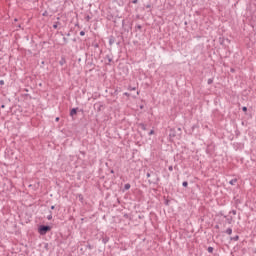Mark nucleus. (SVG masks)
<instances>
[{
	"mask_svg": "<svg viewBox=\"0 0 256 256\" xmlns=\"http://www.w3.org/2000/svg\"><path fill=\"white\" fill-rule=\"evenodd\" d=\"M53 28H54V29H57V24H54V25H53Z\"/></svg>",
	"mask_w": 256,
	"mask_h": 256,
	"instance_id": "nucleus-21",
	"label": "nucleus"
},
{
	"mask_svg": "<svg viewBox=\"0 0 256 256\" xmlns=\"http://www.w3.org/2000/svg\"><path fill=\"white\" fill-rule=\"evenodd\" d=\"M124 189H126V190L131 189V184H125Z\"/></svg>",
	"mask_w": 256,
	"mask_h": 256,
	"instance_id": "nucleus-7",
	"label": "nucleus"
},
{
	"mask_svg": "<svg viewBox=\"0 0 256 256\" xmlns=\"http://www.w3.org/2000/svg\"><path fill=\"white\" fill-rule=\"evenodd\" d=\"M47 219H48V221H51V219H53V215L52 214L48 215Z\"/></svg>",
	"mask_w": 256,
	"mask_h": 256,
	"instance_id": "nucleus-11",
	"label": "nucleus"
},
{
	"mask_svg": "<svg viewBox=\"0 0 256 256\" xmlns=\"http://www.w3.org/2000/svg\"><path fill=\"white\" fill-rule=\"evenodd\" d=\"M132 3H133L134 5H137V3H139V0H133Z\"/></svg>",
	"mask_w": 256,
	"mask_h": 256,
	"instance_id": "nucleus-14",
	"label": "nucleus"
},
{
	"mask_svg": "<svg viewBox=\"0 0 256 256\" xmlns=\"http://www.w3.org/2000/svg\"><path fill=\"white\" fill-rule=\"evenodd\" d=\"M73 115H77V108H73V109L70 111V117H73Z\"/></svg>",
	"mask_w": 256,
	"mask_h": 256,
	"instance_id": "nucleus-2",
	"label": "nucleus"
},
{
	"mask_svg": "<svg viewBox=\"0 0 256 256\" xmlns=\"http://www.w3.org/2000/svg\"><path fill=\"white\" fill-rule=\"evenodd\" d=\"M242 111H247V107H242Z\"/></svg>",
	"mask_w": 256,
	"mask_h": 256,
	"instance_id": "nucleus-19",
	"label": "nucleus"
},
{
	"mask_svg": "<svg viewBox=\"0 0 256 256\" xmlns=\"http://www.w3.org/2000/svg\"><path fill=\"white\" fill-rule=\"evenodd\" d=\"M56 121H59V117L56 118Z\"/></svg>",
	"mask_w": 256,
	"mask_h": 256,
	"instance_id": "nucleus-24",
	"label": "nucleus"
},
{
	"mask_svg": "<svg viewBox=\"0 0 256 256\" xmlns=\"http://www.w3.org/2000/svg\"><path fill=\"white\" fill-rule=\"evenodd\" d=\"M113 43H115V39L113 37H111L109 39V45H113Z\"/></svg>",
	"mask_w": 256,
	"mask_h": 256,
	"instance_id": "nucleus-5",
	"label": "nucleus"
},
{
	"mask_svg": "<svg viewBox=\"0 0 256 256\" xmlns=\"http://www.w3.org/2000/svg\"><path fill=\"white\" fill-rule=\"evenodd\" d=\"M80 35H81V37H84L85 31H81V32H80Z\"/></svg>",
	"mask_w": 256,
	"mask_h": 256,
	"instance_id": "nucleus-15",
	"label": "nucleus"
},
{
	"mask_svg": "<svg viewBox=\"0 0 256 256\" xmlns=\"http://www.w3.org/2000/svg\"><path fill=\"white\" fill-rule=\"evenodd\" d=\"M47 231H51V227H49V226H40L39 227L40 235H46Z\"/></svg>",
	"mask_w": 256,
	"mask_h": 256,
	"instance_id": "nucleus-1",
	"label": "nucleus"
},
{
	"mask_svg": "<svg viewBox=\"0 0 256 256\" xmlns=\"http://www.w3.org/2000/svg\"><path fill=\"white\" fill-rule=\"evenodd\" d=\"M124 95H125L126 97H129V93H127V92H125Z\"/></svg>",
	"mask_w": 256,
	"mask_h": 256,
	"instance_id": "nucleus-20",
	"label": "nucleus"
},
{
	"mask_svg": "<svg viewBox=\"0 0 256 256\" xmlns=\"http://www.w3.org/2000/svg\"><path fill=\"white\" fill-rule=\"evenodd\" d=\"M60 65H63V62H60Z\"/></svg>",
	"mask_w": 256,
	"mask_h": 256,
	"instance_id": "nucleus-27",
	"label": "nucleus"
},
{
	"mask_svg": "<svg viewBox=\"0 0 256 256\" xmlns=\"http://www.w3.org/2000/svg\"><path fill=\"white\" fill-rule=\"evenodd\" d=\"M0 85H5V81L0 80Z\"/></svg>",
	"mask_w": 256,
	"mask_h": 256,
	"instance_id": "nucleus-18",
	"label": "nucleus"
},
{
	"mask_svg": "<svg viewBox=\"0 0 256 256\" xmlns=\"http://www.w3.org/2000/svg\"><path fill=\"white\" fill-rule=\"evenodd\" d=\"M213 83V78L208 79V85H211Z\"/></svg>",
	"mask_w": 256,
	"mask_h": 256,
	"instance_id": "nucleus-10",
	"label": "nucleus"
},
{
	"mask_svg": "<svg viewBox=\"0 0 256 256\" xmlns=\"http://www.w3.org/2000/svg\"><path fill=\"white\" fill-rule=\"evenodd\" d=\"M147 177H151V174H150V173H148V174H147Z\"/></svg>",
	"mask_w": 256,
	"mask_h": 256,
	"instance_id": "nucleus-22",
	"label": "nucleus"
},
{
	"mask_svg": "<svg viewBox=\"0 0 256 256\" xmlns=\"http://www.w3.org/2000/svg\"><path fill=\"white\" fill-rule=\"evenodd\" d=\"M51 209H55V206H51Z\"/></svg>",
	"mask_w": 256,
	"mask_h": 256,
	"instance_id": "nucleus-23",
	"label": "nucleus"
},
{
	"mask_svg": "<svg viewBox=\"0 0 256 256\" xmlns=\"http://www.w3.org/2000/svg\"><path fill=\"white\" fill-rule=\"evenodd\" d=\"M182 185H183L184 187H187V185H189V183H188L187 181H184V182L182 183Z\"/></svg>",
	"mask_w": 256,
	"mask_h": 256,
	"instance_id": "nucleus-12",
	"label": "nucleus"
},
{
	"mask_svg": "<svg viewBox=\"0 0 256 256\" xmlns=\"http://www.w3.org/2000/svg\"><path fill=\"white\" fill-rule=\"evenodd\" d=\"M135 89H137V88H135V87H129L128 88L129 91H135Z\"/></svg>",
	"mask_w": 256,
	"mask_h": 256,
	"instance_id": "nucleus-13",
	"label": "nucleus"
},
{
	"mask_svg": "<svg viewBox=\"0 0 256 256\" xmlns=\"http://www.w3.org/2000/svg\"><path fill=\"white\" fill-rule=\"evenodd\" d=\"M5 108V105H2V109Z\"/></svg>",
	"mask_w": 256,
	"mask_h": 256,
	"instance_id": "nucleus-25",
	"label": "nucleus"
},
{
	"mask_svg": "<svg viewBox=\"0 0 256 256\" xmlns=\"http://www.w3.org/2000/svg\"><path fill=\"white\" fill-rule=\"evenodd\" d=\"M168 171H173V166H169Z\"/></svg>",
	"mask_w": 256,
	"mask_h": 256,
	"instance_id": "nucleus-17",
	"label": "nucleus"
},
{
	"mask_svg": "<svg viewBox=\"0 0 256 256\" xmlns=\"http://www.w3.org/2000/svg\"><path fill=\"white\" fill-rule=\"evenodd\" d=\"M111 173H115V171L111 170Z\"/></svg>",
	"mask_w": 256,
	"mask_h": 256,
	"instance_id": "nucleus-26",
	"label": "nucleus"
},
{
	"mask_svg": "<svg viewBox=\"0 0 256 256\" xmlns=\"http://www.w3.org/2000/svg\"><path fill=\"white\" fill-rule=\"evenodd\" d=\"M232 241H239V236H234L233 238H231Z\"/></svg>",
	"mask_w": 256,
	"mask_h": 256,
	"instance_id": "nucleus-8",
	"label": "nucleus"
},
{
	"mask_svg": "<svg viewBox=\"0 0 256 256\" xmlns=\"http://www.w3.org/2000/svg\"><path fill=\"white\" fill-rule=\"evenodd\" d=\"M235 183H237V179H232L229 181L230 185H235Z\"/></svg>",
	"mask_w": 256,
	"mask_h": 256,
	"instance_id": "nucleus-4",
	"label": "nucleus"
},
{
	"mask_svg": "<svg viewBox=\"0 0 256 256\" xmlns=\"http://www.w3.org/2000/svg\"><path fill=\"white\" fill-rule=\"evenodd\" d=\"M155 134V131L154 130H151L150 132H149V135H154Z\"/></svg>",
	"mask_w": 256,
	"mask_h": 256,
	"instance_id": "nucleus-16",
	"label": "nucleus"
},
{
	"mask_svg": "<svg viewBox=\"0 0 256 256\" xmlns=\"http://www.w3.org/2000/svg\"><path fill=\"white\" fill-rule=\"evenodd\" d=\"M213 251H214V248L211 247V246H209V247H208V253H213Z\"/></svg>",
	"mask_w": 256,
	"mask_h": 256,
	"instance_id": "nucleus-9",
	"label": "nucleus"
},
{
	"mask_svg": "<svg viewBox=\"0 0 256 256\" xmlns=\"http://www.w3.org/2000/svg\"><path fill=\"white\" fill-rule=\"evenodd\" d=\"M226 233H227V235H231L233 233V229L227 228Z\"/></svg>",
	"mask_w": 256,
	"mask_h": 256,
	"instance_id": "nucleus-3",
	"label": "nucleus"
},
{
	"mask_svg": "<svg viewBox=\"0 0 256 256\" xmlns=\"http://www.w3.org/2000/svg\"><path fill=\"white\" fill-rule=\"evenodd\" d=\"M140 127H141V129H143V131L147 130V126H145V124H143V123L140 124Z\"/></svg>",
	"mask_w": 256,
	"mask_h": 256,
	"instance_id": "nucleus-6",
	"label": "nucleus"
}]
</instances>
